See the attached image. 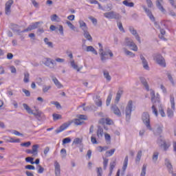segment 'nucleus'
Returning a JSON list of instances; mask_svg holds the SVG:
<instances>
[{"label": "nucleus", "mask_w": 176, "mask_h": 176, "mask_svg": "<svg viewBox=\"0 0 176 176\" xmlns=\"http://www.w3.org/2000/svg\"><path fill=\"white\" fill-rule=\"evenodd\" d=\"M117 25L121 32H126V31H124V28H123V25L120 21H117Z\"/></svg>", "instance_id": "58836bf2"}, {"label": "nucleus", "mask_w": 176, "mask_h": 176, "mask_svg": "<svg viewBox=\"0 0 176 176\" xmlns=\"http://www.w3.org/2000/svg\"><path fill=\"white\" fill-rule=\"evenodd\" d=\"M52 87L50 85L49 86H43V93H47V91H49L51 89Z\"/></svg>", "instance_id": "09e8293b"}, {"label": "nucleus", "mask_w": 176, "mask_h": 176, "mask_svg": "<svg viewBox=\"0 0 176 176\" xmlns=\"http://www.w3.org/2000/svg\"><path fill=\"white\" fill-rule=\"evenodd\" d=\"M115 151H116L115 148L111 149V150H109L106 152V155H107V157H111L114 154Z\"/></svg>", "instance_id": "79ce46f5"}, {"label": "nucleus", "mask_w": 176, "mask_h": 176, "mask_svg": "<svg viewBox=\"0 0 176 176\" xmlns=\"http://www.w3.org/2000/svg\"><path fill=\"white\" fill-rule=\"evenodd\" d=\"M104 135V129L101 126H98V131H96V136H98V139L102 138Z\"/></svg>", "instance_id": "aec40b11"}, {"label": "nucleus", "mask_w": 176, "mask_h": 176, "mask_svg": "<svg viewBox=\"0 0 176 176\" xmlns=\"http://www.w3.org/2000/svg\"><path fill=\"white\" fill-rule=\"evenodd\" d=\"M133 109V101L130 100L128 103V104L126 107L125 109V113H126V118H130L131 110Z\"/></svg>", "instance_id": "9d476101"}, {"label": "nucleus", "mask_w": 176, "mask_h": 176, "mask_svg": "<svg viewBox=\"0 0 176 176\" xmlns=\"http://www.w3.org/2000/svg\"><path fill=\"white\" fill-rule=\"evenodd\" d=\"M151 101L153 104H155L156 102H160V95L157 94L155 96V91L151 90Z\"/></svg>", "instance_id": "ddd939ff"}, {"label": "nucleus", "mask_w": 176, "mask_h": 176, "mask_svg": "<svg viewBox=\"0 0 176 176\" xmlns=\"http://www.w3.org/2000/svg\"><path fill=\"white\" fill-rule=\"evenodd\" d=\"M153 113L155 114L156 117L158 116L157 110L156 109V107L155 105L152 106Z\"/></svg>", "instance_id": "69168bd1"}, {"label": "nucleus", "mask_w": 176, "mask_h": 176, "mask_svg": "<svg viewBox=\"0 0 176 176\" xmlns=\"http://www.w3.org/2000/svg\"><path fill=\"white\" fill-rule=\"evenodd\" d=\"M44 65H47V67H50L51 65H54V60H51L50 58H45L43 60Z\"/></svg>", "instance_id": "a878e982"}, {"label": "nucleus", "mask_w": 176, "mask_h": 176, "mask_svg": "<svg viewBox=\"0 0 176 176\" xmlns=\"http://www.w3.org/2000/svg\"><path fill=\"white\" fill-rule=\"evenodd\" d=\"M128 162H129V157L126 156L124 158V161L122 166V175H125V172L128 166Z\"/></svg>", "instance_id": "a211bd4d"}, {"label": "nucleus", "mask_w": 176, "mask_h": 176, "mask_svg": "<svg viewBox=\"0 0 176 176\" xmlns=\"http://www.w3.org/2000/svg\"><path fill=\"white\" fill-rule=\"evenodd\" d=\"M98 151L100 152V153H102L103 151H107L108 149V147L107 146H98L97 148Z\"/></svg>", "instance_id": "49530a36"}, {"label": "nucleus", "mask_w": 176, "mask_h": 176, "mask_svg": "<svg viewBox=\"0 0 176 176\" xmlns=\"http://www.w3.org/2000/svg\"><path fill=\"white\" fill-rule=\"evenodd\" d=\"M170 102L172 110L175 111V98L173 96H170Z\"/></svg>", "instance_id": "72a5a7b5"}, {"label": "nucleus", "mask_w": 176, "mask_h": 176, "mask_svg": "<svg viewBox=\"0 0 176 176\" xmlns=\"http://www.w3.org/2000/svg\"><path fill=\"white\" fill-rule=\"evenodd\" d=\"M71 141H72V140H71V138H64V139L63 140V143H62V144H63V146H65V144L70 143Z\"/></svg>", "instance_id": "37998d69"}, {"label": "nucleus", "mask_w": 176, "mask_h": 176, "mask_svg": "<svg viewBox=\"0 0 176 176\" xmlns=\"http://www.w3.org/2000/svg\"><path fill=\"white\" fill-rule=\"evenodd\" d=\"M39 144H34L32 146V150L28 149L25 153L28 155H32L34 157H36L38 153Z\"/></svg>", "instance_id": "20e7f679"}, {"label": "nucleus", "mask_w": 176, "mask_h": 176, "mask_svg": "<svg viewBox=\"0 0 176 176\" xmlns=\"http://www.w3.org/2000/svg\"><path fill=\"white\" fill-rule=\"evenodd\" d=\"M122 3L125 6H127L128 8H134V3L129 2V1H127V0L122 1Z\"/></svg>", "instance_id": "c756f323"}, {"label": "nucleus", "mask_w": 176, "mask_h": 176, "mask_svg": "<svg viewBox=\"0 0 176 176\" xmlns=\"http://www.w3.org/2000/svg\"><path fill=\"white\" fill-rule=\"evenodd\" d=\"M34 158L32 157H27L25 158V162H30L31 164H34Z\"/></svg>", "instance_id": "864d4df0"}, {"label": "nucleus", "mask_w": 176, "mask_h": 176, "mask_svg": "<svg viewBox=\"0 0 176 176\" xmlns=\"http://www.w3.org/2000/svg\"><path fill=\"white\" fill-rule=\"evenodd\" d=\"M94 102L96 107H102V100H101L100 96H96Z\"/></svg>", "instance_id": "393cba45"}, {"label": "nucleus", "mask_w": 176, "mask_h": 176, "mask_svg": "<svg viewBox=\"0 0 176 176\" xmlns=\"http://www.w3.org/2000/svg\"><path fill=\"white\" fill-rule=\"evenodd\" d=\"M54 167H55V175L56 176H60V164L56 161L54 162Z\"/></svg>", "instance_id": "412c9836"}, {"label": "nucleus", "mask_w": 176, "mask_h": 176, "mask_svg": "<svg viewBox=\"0 0 176 176\" xmlns=\"http://www.w3.org/2000/svg\"><path fill=\"white\" fill-rule=\"evenodd\" d=\"M25 168L28 170H35V166H34L33 165L28 164L25 166Z\"/></svg>", "instance_id": "0e129e2a"}, {"label": "nucleus", "mask_w": 176, "mask_h": 176, "mask_svg": "<svg viewBox=\"0 0 176 176\" xmlns=\"http://www.w3.org/2000/svg\"><path fill=\"white\" fill-rule=\"evenodd\" d=\"M66 24L68 25V27L71 29L73 30V31H75V26L74 25V24H72V23H71L69 21H66Z\"/></svg>", "instance_id": "c03bdc74"}, {"label": "nucleus", "mask_w": 176, "mask_h": 176, "mask_svg": "<svg viewBox=\"0 0 176 176\" xmlns=\"http://www.w3.org/2000/svg\"><path fill=\"white\" fill-rule=\"evenodd\" d=\"M129 49L132 51L137 52L138 47L136 45H129Z\"/></svg>", "instance_id": "8fccbe9b"}, {"label": "nucleus", "mask_w": 176, "mask_h": 176, "mask_svg": "<svg viewBox=\"0 0 176 176\" xmlns=\"http://www.w3.org/2000/svg\"><path fill=\"white\" fill-rule=\"evenodd\" d=\"M53 81L55 84V85L57 87V88L60 89L63 87V85H61V83L58 81V80L56 78H53Z\"/></svg>", "instance_id": "473e14b6"}, {"label": "nucleus", "mask_w": 176, "mask_h": 176, "mask_svg": "<svg viewBox=\"0 0 176 176\" xmlns=\"http://www.w3.org/2000/svg\"><path fill=\"white\" fill-rule=\"evenodd\" d=\"M57 19H58V16H57V14H56L51 16L52 21H57Z\"/></svg>", "instance_id": "338daca9"}, {"label": "nucleus", "mask_w": 176, "mask_h": 176, "mask_svg": "<svg viewBox=\"0 0 176 176\" xmlns=\"http://www.w3.org/2000/svg\"><path fill=\"white\" fill-rule=\"evenodd\" d=\"M162 2H163V0H157L155 1V5L157 9H159V10L162 12V13H166V9H164V7H163V6L162 5Z\"/></svg>", "instance_id": "dca6fc26"}, {"label": "nucleus", "mask_w": 176, "mask_h": 176, "mask_svg": "<svg viewBox=\"0 0 176 176\" xmlns=\"http://www.w3.org/2000/svg\"><path fill=\"white\" fill-rule=\"evenodd\" d=\"M142 151H138L137 158H136V162H140L142 157Z\"/></svg>", "instance_id": "052dcab7"}, {"label": "nucleus", "mask_w": 176, "mask_h": 176, "mask_svg": "<svg viewBox=\"0 0 176 176\" xmlns=\"http://www.w3.org/2000/svg\"><path fill=\"white\" fill-rule=\"evenodd\" d=\"M82 142V139L80 138H76L74 140L73 142H72V145H78L81 144Z\"/></svg>", "instance_id": "2f4dec72"}, {"label": "nucleus", "mask_w": 176, "mask_h": 176, "mask_svg": "<svg viewBox=\"0 0 176 176\" xmlns=\"http://www.w3.org/2000/svg\"><path fill=\"white\" fill-rule=\"evenodd\" d=\"M140 59L142 60V63H143L144 68L146 70H148L149 66L148 62H146V60H145L144 57L142 55H140Z\"/></svg>", "instance_id": "b1692460"}, {"label": "nucleus", "mask_w": 176, "mask_h": 176, "mask_svg": "<svg viewBox=\"0 0 176 176\" xmlns=\"http://www.w3.org/2000/svg\"><path fill=\"white\" fill-rule=\"evenodd\" d=\"M103 16L104 17H105L106 19H109V20H120V19H122V15L114 11L104 12L103 14Z\"/></svg>", "instance_id": "f03ea898"}, {"label": "nucleus", "mask_w": 176, "mask_h": 176, "mask_svg": "<svg viewBox=\"0 0 176 176\" xmlns=\"http://www.w3.org/2000/svg\"><path fill=\"white\" fill-rule=\"evenodd\" d=\"M91 141L93 144H97L98 142H97V139L94 135H93L91 138Z\"/></svg>", "instance_id": "603ef678"}, {"label": "nucleus", "mask_w": 176, "mask_h": 176, "mask_svg": "<svg viewBox=\"0 0 176 176\" xmlns=\"http://www.w3.org/2000/svg\"><path fill=\"white\" fill-rule=\"evenodd\" d=\"M140 81H141V83L143 84V85L145 87L146 89L149 91V86H148V82H146L145 78L141 77L140 78Z\"/></svg>", "instance_id": "bb28decb"}, {"label": "nucleus", "mask_w": 176, "mask_h": 176, "mask_svg": "<svg viewBox=\"0 0 176 176\" xmlns=\"http://www.w3.org/2000/svg\"><path fill=\"white\" fill-rule=\"evenodd\" d=\"M5 142L10 143H20L21 140L19 138H10V136H8L5 138Z\"/></svg>", "instance_id": "f3484780"}, {"label": "nucleus", "mask_w": 176, "mask_h": 176, "mask_svg": "<svg viewBox=\"0 0 176 176\" xmlns=\"http://www.w3.org/2000/svg\"><path fill=\"white\" fill-rule=\"evenodd\" d=\"M87 52H92L95 55L98 54L97 51L92 46H89L87 47Z\"/></svg>", "instance_id": "c9c22d12"}, {"label": "nucleus", "mask_w": 176, "mask_h": 176, "mask_svg": "<svg viewBox=\"0 0 176 176\" xmlns=\"http://www.w3.org/2000/svg\"><path fill=\"white\" fill-rule=\"evenodd\" d=\"M154 59L156 61V63H158L160 65L164 67H166L165 60L162 55H156Z\"/></svg>", "instance_id": "6e6552de"}, {"label": "nucleus", "mask_w": 176, "mask_h": 176, "mask_svg": "<svg viewBox=\"0 0 176 176\" xmlns=\"http://www.w3.org/2000/svg\"><path fill=\"white\" fill-rule=\"evenodd\" d=\"M20 146L22 147L29 148L31 146V142H28L25 143H21Z\"/></svg>", "instance_id": "3c124183"}, {"label": "nucleus", "mask_w": 176, "mask_h": 176, "mask_svg": "<svg viewBox=\"0 0 176 176\" xmlns=\"http://www.w3.org/2000/svg\"><path fill=\"white\" fill-rule=\"evenodd\" d=\"M112 96H113L112 92H110L109 94V96L107 97V102H106L107 107L109 106L111 104Z\"/></svg>", "instance_id": "4c0bfd02"}, {"label": "nucleus", "mask_w": 176, "mask_h": 176, "mask_svg": "<svg viewBox=\"0 0 176 176\" xmlns=\"http://www.w3.org/2000/svg\"><path fill=\"white\" fill-rule=\"evenodd\" d=\"M19 28H20V26H19V25L11 23V30L12 31H14V32H17L18 34H21V32H23V31H20L19 30Z\"/></svg>", "instance_id": "4be33fe9"}, {"label": "nucleus", "mask_w": 176, "mask_h": 176, "mask_svg": "<svg viewBox=\"0 0 176 176\" xmlns=\"http://www.w3.org/2000/svg\"><path fill=\"white\" fill-rule=\"evenodd\" d=\"M70 65L73 67V69L77 70L78 72L80 71L81 68L78 67V65L75 63L74 60L70 62Z\"/></svg>", "instance_id": "7c9ffc66"}, {"label": "nucleus", "mask_w": 176, "mask_h": 176, "mask_svg": "<svg viewBox=\"0 0 176 176\" xmlns=\"http://www.w3.org/2000/svg\"><path fill=\"white\" fill-rule=\"evenodd\" d=\"M84 36L88 41H93V38H91L90 33H89V30H87V32H84Z\"/></svg>", "instance_id": "f704fd0d"}, {"label": "nucleus", "mask_w": 176, "mask_h": 176, "mask_svg": "<svg viewBox=\"0 0 176 176\" xmlns=\"http://www.w3.org/2000/svg\"><path fill=\"white\" fill-rule=\"evenodd\" d=\"M148 8H153V3L152 2V0H145Z\"/></svg>", "instance_id": "6e6d98bb"}, {"label": "nucleus", "mask_w": 176, "mask_h": 176, "mask_svg": "<svg viewBox=\"0 0 176 176\" xmlns=\"http://www.w3.org/2000/svg\"><path fill=\"white\" fill-rule=\"evenodd\" d=\"M129 30L131 34L135 36V39L139 42V43H141V38H140V35H138L137 30L134 29L133 26H130Z\"/></svg>", "instance_id": "9b49d317"}, {"label": "nucleus", "mask_w": 176, "mask_h": 176, "mask_svg": "<svg viewBox=\"0 0 176 176\" xmlns=\"http://www.w3.org/2000/svg\"><path fill=\"white\" fill-rule=\"evenodd\" d=\"M80 24V28L82 30L83 32H86L87 31H89V28H87V25L85 21L80 20L78 21Z\"/></svg>", "instance_id": "6ab92c4d"}, {"label": "nucleus", "mask_w": 176, "mask_h": 176, "mask_svg": "<svg viewBox=\"0 0 176 176\" xmlns=\"http://www.w3.org/2000/svg\"><path fill=\"white\" fill-rule=\"evenodd\" d=\"M76 118H77L73 119L72 120L69 121L68 122H66L65 124H63L60 126H59V129L56 131V134H59L61 132L64 131L73 123L76 126H81L85 123L84 120H88L87 116L85 115H78Z\"/></svg>", "instance_id": "f257e3e1"}, {"label": "nucleus", "mask_w": 176, "mask_h": 176, "mask_svg": "<svg viewBox=\"0 0 176 176\" xmlns=\"http://www.w3.org/2000/svg\"><path fill=\"white\" fill-rule=\"evenodd\" d=\"M162 146H163L164 150L166 151L168 148H170V143H166V142H163V144H162Z\"/></svg>", "instance_id": "4d7b16f0"}, {"label": "nucleus", "mask_w": 176, "mask_h": 176, "mask_svg": "<svg viewBox=\"0 0 176 176\" xmlns=\"http://www.w3.org/2000/svg\"><path fill=\"white\" fill-rule=\"evenodd\" d=\"M100 55L102 61L108 58V55H109L110 58H112L113 56V54L110 50L104 52L102 49V45H100Z\"/></svg>", "instance_id": "7ed1b4c3"}, {"label": "nucleus", "mask_w": 176, "mask_h": 176, "mask_svg": "<svg viewBox=\"0 0 176 176\" xmlns=\"http://www.w3.org/2000/svg\"><path fill=\"white\" fill-rule=\"evenodd\" d=\"M53 119L54 120H58L62 119V116L60 114L54 113L53 114Z\"/></svg>", "instance_id": "de8ad7c7"}, {"label": "nucleus", "mask_w": 176, "mask_h": 176, "mask_svg": "<svg viewBox=\"0 0 176 176\" xmlns=\"http://www.w3.org/2000/svg\"><path fill=\"white\" fill-rule=\"evenodd\" d=\"M14 3V1L13 0H8L6 3V7H5V13L7 14V16H9L12 10H10V8H12V5Z\"/></svg>", "instance_id": "0eeeda50"}, {"label": "nucleus", "mask_w": 176, "mask_h": 176, "mask_svg": "<svg viewBox=\"0 0 176 176\" xmlns=\"http://www.w3.org/2000/svg\"><path fill=\"white\" fill-rule=\"evenodd\" d=\"M98 123L99 124H101V125H104V124L112 125L113 124V122L109 118H102L99 120Z\"/></svg>", "instance_id": "1a4fd4ad"}, {"label": "nucleus", "mask_w": 176, "mask_h": 176, "mask_svg": "<svg viewBox=\"0 0 176 176\" xmlns=\"http://www.w3.org/2000/svg\"><path fill=\"white\" fill-rule=\"evenodd\" d=\"M89 20H91L93 23V24H94V25H97V19L94 18L93 16H89Z\"/></svg>", "instance_id": "e2e57ef3"}, {"label": "nucleus", "mask_w": 176, "mask_h": 176, "mask_svg": "<svg viewBox=\"0 0 176 176\" xmlns=\"http://www.w3.org/2000/svg\"><path fill=\"white\" fill-rule=\"evenodd\" d=\"M51 104L55 105L57 109L61 108V105L60 104V103L58 102H51Z\"/></svg>", "instance_id": "680f3d73"}, {"label": "nucleus", "mask_w": 176, "mask_h": 176, "mask_svg": "<svg viewBox=\"0 0 176 176\" xmlns=\"http://www.w3.org/2000/svg\"><path fill=\"white\" fill-rule=\"evenodd\" d=\"M125 43H126V45H133V40L129 38H126Z\"/></svg>", "instance_id": "13d9d810"}, {"label": "nucleus", "mask_w": 176, "mask_h": 176, "mask_svg": "<svg viewBox=\"0 0 176 176\" xmlns=\"http://www.w3.org/2000/svg\"><path fill=\"white\" fill-rule=\"evenodd\" d=\"M142 8L144 9L145 13L147 14L148 17H149L150 20H151V21H155V16L152 14V11H151V10H149L145 6H142Z\"/></svg>", "instance_id": "2eb2a0df"}, {"label": "nucleus", "mask_w": 176, "mask_h": 176, "mask_svg": "<svg viewBox=\"0 0 176 176\" xmlns=\"http://www.w3.org/2000/svg\"><path fill=\"white\" fill-rule=\"evenodd\" d=\"M146 166L144 165L143 168H142V172H141L140 176H145L146 175Z\"/></svg>", "instance_id": "bf43d9fd"}, {"label": "nucleus", "mask_w": 176, "mask_h": 176, "mask_svg": "<svg viewBox=\"0 0 176 176\" xmlns=\"http://www.w3.org/2000/svg\"><path fill=\"white\" fill-rule=\"evenodd\" d=\"M38 173L43 174L45 170L44 168L41 165H38Z\"/></svg>", "instance_id": "5fc2aeb1"}, {"label": "nucleus", "mask_w": 176, "mask_h": 176, "mask_svg": "<svg viewBox=\"0 0 176 176\" xmlns=\"http://www.w3.org/2000/svg\"><path fill=\"white\" fill-rule=\"evenodd\" d=\"M142 120H143V122L147 129L150 130L152 129L150 124V116L148 113H144L143 116H142Z\"/></svg>", "instance_id": "39448f33"}, {"label": "nucleus", "mask_w": 176, "mask_h": 176, "mask_svg": "<svg viewBox=\"0 0 176 176\" xmlns=\"http://www.w3.org/2000/svg\"><path fill=\"white\" fill-rule=\"evenodd\" d=\"M103 75L104 76V78H105L107 80L110 81V80H111V76L109 75V73L108 72H107V71L103 72Z\"/></svg>", "instance_id": "a19ab883"}, {"label": "nucleus", "mask_w": 176, "mask_h": 176, "mask_svg": "<svg viewBox=\"0 0 176 176\" xmlns=\"http://www.w3.org/2000/svg\"><path fill=\"white\" fill-rule=\"evenodd\" d=\"M39 24H43V22L38 21V22L32 23L26 29H24L23 30H22V32H28L30 31H32V30H36Z\"/></svg>", "instance_id": "423d86ee"}, {"label": "nucleus", "mask_w": 176, "mask_h": 176, "mask_svg": "<svg viewBox=\"0 0 176 176\" xmlns=\"http://www.w3.org/2000/svg\"><path fill=\"white\" fill-rule=\"evenodd\" d=\"M111 109L113 111V113H115L118 117L121 116V112L119 108L116 105H113L111 107Z\"/></svg>", "instance_id": "5701e85b"}, {"label": "nucleus", "mask_w": 176, "mask_h": 176, "mask_svg": "<svg viewBox=\"0 0 176 176\" xmlns=\"http://www.w3.org/2000/svg\"><path fill=\"white\" fill-rule=\"evenodd\" d=\"M50 151V148L49 146H46L43 150V157H46L47 154H49Z\"/></svg>", "instance_id": "ea45409f"}, {"label": "nucleus", "mask_w": 176, "mask_h": 176, "mask_svg": "<svg viewBox=\"0 0 176 176\" xmlns=\"http://www.w3.org/2000/svg\"><path fill=\"white\" fill-rule=\"evenodd\" d=\"M24 109L26 110L28 113L33 114L35 116H38L40 117L42 115V113L38 112V113H33V111L30 109V107L28 106V104L23 103V104Z\"/></svg>", "instance_id": "4468645a"}, {"label": "nucleus", "mask_w": 176, "mask_h": 176, "mask_svg": "<svg viewBox=\"0 0 176 176\" xmlns=\"http://www.w3.org/2000/svg\"><path fill=\"white\" fill-rule=\"evenodd\" d=\"M166 167L168 169L169 173H173V166H172V164L170 163V162L168 160H166Z\"/></svg>", "instance_id": "c85d7f7f"}, {"label": "nucleus", "mask_w": 176, "mask_h": 176, "mask_svg": "<svg viewBox=\"0 0 176 176\" xmlns=\"http://www.w3.org/2000/svg\"><path fill=\"white\" fill-rule=\"evenodd\" d=\"M104 138H105V140L107 142L111 143V138L110 134L105 133H104Z\"/></svg>", "instance_id": "a18cd8bd"}, {"label": "nucleus", "mask_w": 176, "mask_h": 176, "mask_svg": "<svg viewBox=\"0 0 176 176\" xmlns=\"http://www.w3.org/2000/svg\"><path fill=\"white\" fill-rule=\"evenodd\" d=\"M123 93V91L122 89L118 90L117 95H116V103H118L120 98H121V96Z\"/></svg>", "instance_id": "cd10ccee"}, {"label": "nucleus", "mask_w": 176, "mask_h": 176, "mask_svg": "<svg viewBox=\"0 0 176 176\" xmlns=\"http://www.w3.org/2000/svg\"><path fill=\"white\" fill-rule=\"evenodd\" d=\"M50 29L51 31H59L60 35H64V28L61 25H59V28L56 27V25H50Z\"/></svg>", "instance_id": "f8f14e48"}, {"label": "nucleus", "mask_w": 176, "mask_h": 176, "mask_svg": "<svg viewBox=\"0 0 176 176\" xmlns=\"http://www.w3.org/2000/svg\"><path fill=\"white\" fill-rule=\"evenodd\" d=\"M116 166V161H114L113 163H110V167H109V170H113L114 168Z\"/></svg>", "instance_id": "774afa93"}, {"label": "nucleus", "mask_w": 176, "mask_h": 176, "mask_svg": "<svg viewBox=\"0 0 176 176\" xmlns=\"http://www.w3.org/2000/svg\"><path fill=\"white\" fill-rule=\"evenodd\" d=\"M23 81L25 83H28L30 81V74L28 72H25L24 74V79Z\"/></svg>", "instance_id": "e433bc0d"}]
</instances>
